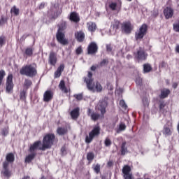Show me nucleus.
Listing matches in <instances>:
<instances>
[{
    "label": "nucleus",
    "instance_id": "nucleus-1",
    "mask_svg": "<svg viewBox=\"0 0 179 179\" xmlns=\"http://www.w3.org/2000/svg\"><path fill=\"white\" fill-rule=\"evenodd\" d=\"M54 139H55V136L52 134H46L43 140L42 146L41 141H36L32 145L30 146L29 152H34L36 149L39 150H45V149H50L54 143Z\"/></svg>",
    "mask_w": 179,
    "mask_h": 179
},
{
    "label": "nucleus",
    "instance_id": "nucleus-2",
    "mask_svg": "<svg viewBox=\"0 0 179 179\" xmlns=\"http://www.w3.org/2000/svg\"><path fill=\"white\" fill-rule=\"evenodd\" d=\"M20 73L21 75H25L26 76H29L33 78L37 75V66L36 64H28L22 67L20 70Z\"/></svg>",
    "mask_w": 179,
    "mask_h": 179
},
{
    "label": "nucleus",
    "instance_id": "nucleus-3",
    "mask_svg": "<svg viewBox=\"0 0 179 179\" xmlns=\"http://www.w3.org/2000/svg\"><path fill=\"white\" fill-rule=\"evenodd\" d=\"M92 76H93V74H92V72L89 71L88 78L85 79L87 89L91 90V92H101L103 90V87H101V85L99 83H96L95 85L93 84Z\"/></svg>",
    "mask_w": 179,
    "mask_h": 179
},
{
    "label": "nucleus",
    "instance_id": "nucleus-4",
    "mask_svg": "<svg viewBox=\"0 0 179 179\" xmlns=\"http://www.w3.org/2000/svg\"><path fill=\"white\" fill-rule=\"evenodd\" d=\"M98 135H100V127L96 126L94 127L92 131L90 132L89 136H86L85 142L87 143H90V142L93 141V138H94V136H97Z\"/></svg>",
    "mask_w": 179,
    "mask_h": 179
},
{
    "label": "nucleus",
    "instance_id": "nucleus-5",
    "mask_svg": "<svg viewBox=\"0 0 179 179\" xmlns=\"http://www.w3.org/2000/svg\"><path fill=\"white\" fill-rule=\"evenodd\" d=\"M147 31L148 25H146V24H143L140 27L138 31L136 33V40H142V38H143V37L146 35Z\"/></svg>",
    "mask_w": 179,
    "mask_h": 179
},
{
    "label": "nucleus",
    "instance_id": "nucleus-6",
    "mask_svg": "<svg viewBox=\"0 0 179 179\" xmlns=\"http://www.w3.org/2000/svg\"><path fill=\"white\" fill-rule=\"evenodd\" d=\"M6 86L7 93H12L13 92V76L12 74H8L6 79Z\"/></svg>",
    "mask_w": 179,
    "mask_h": 179
},
{
    "label": "nucleus",
    "instance_id": "nucleus-7",
    "mask_svg": "<svg viewBox=\"0 0 179 179\" xmlns=\"http://www.w3.org/2000/svg\"><path fill=\"white\" fill-rule=\"evenodd\" d=\"M121 0H108V5L112 10H117L121 8Z\"/></svg>",
    "mask_w": 179,
    "mask_h": 179
},
{
    "label": "nucleus",
    "instance_id": "nucleus-8",
    "mask_svg": "<svg viewBox=\"0 0 179 179\" xmlns=\"http://www.w3.org/2000/svg\"><path fill=\"white\" fill-rule=\"evenodd\" d=\"M134 29V25L131 24V22L127 21L122 24V31L126 34H131V31Z\"/></svg>",
    "mask_w": 179,
    "mask_h": 179
},
{
    "label": "nucleus",
    "instance_id": "nucleus-9",
    "mask_svg": "<svg viewBox=\"0 0 179 179\" xmlns=\"http://www.w3.org/2000/svg\"><path fill=\"white\" fill-rule=\"evenodd\" d=\"M56 38L57 41L60 44H62V45H66V44H68V39L65 38V34L61 32V28L59 29Z\"/></svg>",
    "mask_w": 179,
    "mask_h": 179
},
{
    "label": "nucleus",
    "instance_id": "nucleus-10",
    "mask_svg": "<svg viewBox=\"0 0 179 179\" xmlns=\"http://www.w3.org/2000/svg\"><path fill=\"white\" fill-rule=\"evenodd\" d=\"M106 107H107V102L106 101H99L96 107V109L99 110L102 115H104V114H106Z\"/></svg>",
    "mask_w": 179,
    "mask_h": 179
},
{
    "label": "nucleus",
    "instance_id": "nucleus-11",
    "mask_svg": "<svg viewBox=\"0 0 179 179\" xmlns=\"http://www.w3.org/2000/svg\"><path fill=\"white\" fill-rule=\"evenodd\" d=\"M164 15L166 19H171V17H173V15H174V10H173V8H171V7H166L164 10Z\"/></svg>",
    "mask_w": 179,
    "mask_h": 179
},
{
    "label": "nucleus",
    "instance_id": "nucleus-12",
    "mask_svg": "<svg viewBox=\"0 0 179 179\" xmlns=\"http://www.w3.org/2000/svg\"><path fill=\"white\" fill-rule=\"evenodd\" d=\"M136 58L138 62L145 61V59L148 58V54H146L143 50L139 49V50L137 51Z\"/></svg>",
    "mask_w": 179,
    "mask_h": 179
},
{
    "label": "nucleus",
    "instance_id": "nucleus-13",
    "mask_svg": "<svg viewBox=\"0 0 179 179\" xmlns=\"http://www.w3.org/2000/svg\"><path fill=\"white\" fill-rule=\"evenodd\" d=\"M97 44L96 43L92 42L88 46V54H96L97 52Z\"/></svg>",
    "mask_w": 179,
    "mask_h": 179
},
{
    "label": "nucleus",
    "instance_id": "nucleus-14",
    "mask_svg": "<svg viewBox=\"0 0 179 179\" xmlns=\"http://www.w3.org/2000/svg\"><path fill=\"white\" fill-rule=\"evenodd\" d=\"M59 88L63 93H69L71 92V88L66 87L65 85V81L64 80H62L59 84Z\"/></svg>",
    "mask_w": 179,
    "mask_h": 179
},
{
    "label": "nucleus",
    "instance_id": "nucleus-15",
    "mask_svg": "<svg viewBox=\"0 0 179 179\" xmlns=\"http://www.w3.org/2000/svg\"><path fill=\"white\" fill-rule=\"evenodd\" d=\"M52 97H54V94L51 91L48 90L43 94V101L48 102L52 100Z\"/></svg>",
    "mask_w": 179,
    "mask_h": 179
},
{
    "label": "nucleus",
    "instance_id": "nucleus-16",
    "mask_svg": "<svg viewBox=\"0 0 179 179\" xmlns=\"http://www.w3.org/2000/svg\"><path fill=\"white\" fill-rule=\"evenodd\" d=\"M49 64L53 66H55V64H57V55L54 52H50L49 55Z\"/></svg>",
    "mask_w": 179,
    "mask_h": 179
},
{
    "label": "nucleus",
    "instance_id": "nucleus-17",
    "mask_svg": "<svg viewBox=\"0 0 179 179\" xmlns=\"http://www.w3.org/2000/svg\"><path fill=\"white\" fill-rule=\"evenodd\" d=\"M8 166H9V163L3 162V167L4 171L3 172V176H5V177H10V176H12V173L8 169Z\"/></svg>",
    "mask_w": 179,
    "mask_h": 179
},
{
    "label": "nucleus",
    "instance_id": "nucleus-18",
    "mask_svg": "<svg viewBox=\"0 0 179 179\" xmlns=\"http://www.w3.org/2000/svg\"><path fill=\"white\" fill-rule=\"evenodd\" d=\"M87 27L89 31H91V33H94V31H96V29H97V26L96 25V23L93 22H87Z\"/></svg>",
    "mask_w": 179,
    "mask_h": 179
},
{
    "label": "nucleus",
    "instance_id": "nucleus-19",
    "mask_svg": "<svg viewBox=\"0 0 179 179\" xmlns=\"http://www.w3.org/2000/svg\"><path fill=\"white\" fill-rule=\"evenodd\" d=\"M87 114L90 117H91V119L92 120V121H97V120L100 118V115L96 113H92V110L90 109H88Z\"/></svg>",
    "mask_w": 179,
    "mask_h": 179
},
{
    "label": "nucleus",
    "instance_id": "nucleus-20",
    "mask_svg": "<svg viewBox=\"0 0 179 179\" xmlns=\"http://www.w3.org/2000/svg\"><path fill=\"white\" fill-rule=\"evenodd\" d=\"M64 69H65V66L64 64H61L58 68L57 70L55 72V78H59L61 76V73H62Z\"/></svg>",
    "mask_w": 179,
    "mask_h": 179
},
{
    "label": "nucleus",
    "instance_id": "nucleus-21",
    "mask_svg": "<svg viewBox=\"0 0 179 179\" xmlns=\"http://www.w3.org/2000/svg\"><path fill=\"white\" fill-rule=\"evenodd\" d=\"M70 20H71V22H74L75 23H78V22L80 20V18H79L78 13L73 12L70 15Z\"/></svg>",
    "mask_w": 179,
    "mask_h": 179
},
{
    "label": "nucleus",
    "instance_id": "nucleus-22",
    "mask_svg": "<svg viewBox=\"0 0 179 179\" xmlns=\"http://www.w3.org/2000/svg\"><path fill=\"white\" fill-rule=\"evenodd\" d=\"M76 38H77L78 41L82 42L85 40V33L83 31H78L75 34Z\"/></svg>",
    "mask_w": 179,
    "mask_h": 179
},
{
    "label": "nucleus",
    "instance_id": "nucleus-23",
    "mask_svg": "<svg viewBox=\"0 0 179 179\" xmlns=\"http://www.w3.org/2000/svg\"><path fill=\"white\" fill-rule=\"evenodd\" d=\"M71 118H73V120H76L78 117H79V108H76L73 109L71 112Z\"/></svg>",
    "mask_w": 179,
    "mask_h": 179
},
{
    "label": "nucleus",
    "instance_id": "nucleus-24",
    "mask_svg": "<svg viewBox=\"0 0 179 179\" xmlns=\"http://www.w3.org/2000/svg\"><path fill=\"white\" fill-rule=\"evenodd\" d=\"M6 163H13L15 162V156L12 153H9L6 157Z\"/></svg>",
    "mask_w": 179,
    "mask_h": 179
},
{
    "label": "nucleus",
    "instance_id": "nucleus-25",
    "mask_svg": "<svg viewBox=\"0 0 179 179\" xmlns=\"http://www.w3.org/2000/svg\"><path fill=\"white\" fill-rule=\"evenodd\" d=\"M120 21L115 20V21L112 22L111 27L113 29V30H115V31H117V30L120 29Z\"/></svg>",
    "mask_w": 179,
    "mask_h": 179
},
{
    "label": "nucleus",
    "instance_id": "nucleus-26",
    "mask_svg": "<svg viewBox=\"0 0 179 179\" xmlns=\"http://www.w3.org/2000/svg\"><path fill=\"white\" fill-rule=\"evenodd\" d=\"M123 176L131 174V166L125 165L122 169Z\"/></svg>",
    "mask_w": 179,
    "mask_h": 179
},
{
    "label": "nucleus",
    "instance_id": "nucleus-27",
    "mask_svg": "<svg viewBox=\"0 0 179 179\" xmlns=\"http://www.w3.org/2000/svg\"><path fill=\"white\" fill-rule=\"evenodd\" d=\"M57 132L58 134V135H65V134H66V132H68V129L64 127H58Z\"/></svg>",
    "mask_w": 179,
    "mask_h": 179
},
{
    "label": "nucleus",
    "instance_id": "nucleus-28",
    "mask_svg": "<svg viewBox=\"0 0 179 179\" xmlns=\"http://www.w3.org/2000/svg\"><path fill=\"white\" fill-rule=\"evenodd\" d=\"M169 94H170V90H163L162 91H161V98L162 99H166V97H167V96H169Z\"/></svg>",
    "mask_w": 179,
    "mask_h": 179
},
{
    "label": "nucleus",
    "instance_id": "nucleus-29",
    "mask_svg": "<svg viewBox=\"0 0 179 179\" xmlns=\"http://www.w3.org/2000/svg\"><path fill=\"white\" fill-rule=\"evenodd\" d=\"M36 156V154H30L25 158V163H30L33 159H34V157Z\"/></svg>",
    "mask_w": 179,
    "mask_h": 179
},
{
    "label": "nucleus",
    "instance_id": "nucleus-30",
    "mask_svg": "<svg viewBox=\"0 0 179 179\" xmlns=\"http://www.w3.org/2000/svg\"><path fill=\"white\" fill-rule=\"evenodd\" d=\"M25 54L26 55H27L28 57H31V55H33V48H27L25 50Z\"/></svg>",
    "mask_w": 179,
    "mask_h": 179
},
{
    "label": "nucleus",
    "instance_id": "nucleus-31",
    "mask_svg": "<svg viewBox=\"0 0 179 179\" xmlns=\"http://www.w3.org/2000/svg\"><path fill=\"white\" fill-rule=\"evenodd\" d=\"M126 145H127V143H122V150H121L122 155H125L128 152V150H127V148L125 147Z\"/></svg>",
    "mask_w": 179,
    "mask_h": 179
},
{
    "label": "nucleus",
    "instance_id": "nucleus-32",
    "mask_svg": "<svg viewBox=\"0 0 179 179\" xmlns=\"http://www.w3.org/2000/svg\"><path fill=\"white\" fill-rule=\"evenodd\" d=\"M6 73H5V71L1 70L0 71V86L2 85V80H3V78H5V76Z\"/></svg>",
    "mask_w": 179,
    "mask_h": 179
},
{
    "label": "nucleus",
    "instance_id": "nucleus-33",
    "mask_svg": "<svg viewBox=\"0 0 179 179\" xmlns=\"http://www.w3.org/2000/svg\"><path fill=\"white\" fill-rule=\"evenodd\" d=\"M11 13H14V15H19V8H16V6H14L11 10H10Z\"/></svg>",
    "mask_w": 179,
    "mask_h": 179
},
{
    "label": "nucleus",
    "instance_id": "nucleus-34",
    "mask_svg": "<svg viewBox=\"0 0 179 179\" xmlns=\"http://www.w3.org/2000/svg\"><path fill=\"white\" fill-rule=\"evenodd\" d=\"M31 86V81L29 80H25L24 83V87H26V89H29Z\"/></svg>",
    "mask_w": 179,
    "mask_h": 179
},
{
    "label": "nucleus",
    "instance_id": "nucleus-35",
    "mask_svg": "<svg viewBox=\"0 0 179 179\" xmlns=\"http://www.w3.org/2000/svg\"><path fill=\"white\" fill-rule=\"evenodd\" d=\"M87 159L89 162H92L94 159V154L93 152H89L87 155Z\"/></svg>",
    "mask_w": 179,
    "mask_h": 179
},
{
    "label": "nucleus",
    "instance_id": "nucleus-36",
    "mask_svg": "<svg viewBox=\"0 0 179 179\" xmlns=\"http://www.w3.org/2000/svg\"><path fill=\"white\" fill-rule=\"evenodd\" d=\"M144 72H150L152 71V66H150L149 64H144Z\"/></svg>",
    "mask_w": 179,
    "mask_h": 179
},
{
    "label": "nucleus",
    "instance_id": "nucleus-37",
    "mask_svg": "<svg viewBox=\"0 0 179 179\" xmlns=\"http://www.w3.org/2000/svg\"><path fill=\"white\" fill-rule=\"evenodd\" d=\"M9 132V129L8 128H4L1 130V135L3 136H6Z\"/></svg>",
    "mask_w": 179,
    "mask_h": 179
},
{
    "label": "nucleus",
    "instance_id": "nucleus-38",
    "mask_svg": "<svg viewBox=\"0 0 179 179\" xmlns=\"http://www.w3.org/2000/svg\"><path fill=\"white\" fill-rule=\"evenodd\" d=\"M164 134L165 135H171V130L168 127H165L164 129Z\"/></svg>",
    "mask_w": 179,
    "mask_h": 179
},
{
    "label": "nucleus",
    "instance_id": "nucleus-39",
    "mask_svg": "<svg viewBox=\"0 0 179 179\" xmlns=\"http://www.w3.org/2000/svg\"><path fill=\"white\" fill-rule=\"evenodd\" d=\"M94 170L96 174H99L100 173V164H97L94 167Z\"/></svg>",
    "mask_w": 179,
    "mask_h": 179
},
{
    "label": "nucleus",
    "instance_id": "nucleus-40",
    "mask_svg": "<svg viewBox=\"0 0 179 179\" xmlns=\"http://www.w3.org/2000/svg\"><path fill=\"white\" fill-rule=\"evenodd\" d=\"M120 106H122V108L127 109V103H125L124 100H120Z\"/></svg>",
    "mask_w": 179,
    "mask_h": 179
},
{
    "label": "nucleus",
    "instance_id": "nucleus-41",
    "mask_svg": "<svg viewBox=\"0 0 179 179\" xmlns=\"http://www.w3.org/2000/svg\"><path fill=\"white\" fill-rule=\"evenodd\" d=\"M126 128H127V126L124 123H121L119 126V130L120 131H125Z\"/></svg>",
    "mask_w": 179,
    "mask_h": 179
},
{
    "label": "nucleus",
    "instance_id": "nucleus-42",
    "mask_svg": "<svg viewBox=\"0 0 179 179\" xmlns=\"http://www.w3.org/2000/svg\"><path fill=\"white\" fill-rule=\"evenodd\" d=\"M74 97L77 99V100H82L83 99V95H82L81 94H75Z\"/></svg>",
    "mask_w": 179,
    "mask_h": 179
},
{
    "label": "nucleus",
    "instance_id": "nucleus-43",
    "mask_svg": "<svg viewBox=\"0 0 179 179\" xmlns=\"http://www.w3.org/2000/svg\"><path fill=\"white\" fill-rule=\"evenodd\" d=\"M83 51V50H82V46H80V47H78V48L76 49V54H77L78 55H79L82 54Z\"/></svg>",
    "mask_w": 179,
    "mask_h": 179
},
{
    "label": "nucleus",
    "instance_id": "nucleus-44",
    "mask_svg": "<svg viewBox=\"0 0 179 179\" xmlns=\"http://www.w3.org/2000/svg\"><path fill=\"white\" fill-rule=\"evenodd\" d=\"M5 41H6L5 37L4 36H1L0 37V45L1 47H2L3 45L5 44Z\"/></svg>",
    "mask_w": 179,
    "mask_h": 179
},
{
    "label": "nucleus",
    "instance_id": "nucleus-45",
    "mask_svg": "<svg viewBox=\"0 0 179 179\" xmlns=\"http://www.w3.org/2000/svg\"><path fill=\"white\" fill-rule=\"evenodd\" d=\"M111 145V140H110V138H107L105 140V145L106 146H110Z\"/></svg>",
    "mask_w": 179,
    "mask_h": 179
},
{
    "label": "nucleus",
    "instance_id": "nucleus-46",
    "mask_svg": "<svg viewBox=\"0 0 179 179\" xmlns=\"http://www.w3.org/2000/svg\"><path fill=\"white\" fill-rule=\"evenodd\" d=\"M173 30L179 33V24H173Z\"/></svg>",
    "mask_w": 179,
    "mask_h": 179
},
{
    "label": "nucleus",
    "instance_id": "nucleus-47",
    "mask_svg": "<svg viewBox=\"0 0 179 179\" xmlns=\"http://www.w3.org/2000/svg\"><path fill=\"white\" fill-rule=\"evenodd\" d=\"M124 179H132V173H129L127 175H123Z\"/></svg>",
    "mask_w": 179,
    "mask_h": 179
},
{
    "label": "nucleus",
    "instance_id": "nucleus-48",
    "mask_svg": "<svg viewBox=\"0 0 179 179\" xmlns=\"http://www.w3.org/2000/svg\"><path fill=\"white\" fill-rule=\"evenodd\" d=\"M20 99H22V100H24L26 99V92H20Z\"/></svg>",
    "mask_w": 179,
    "mask_h": 179
},
{
    "label": "nucleus",
    "instance_id": "nucleus-49",
    "mask_svg": "<svg viewBox=\"0 0 179 179\" xmlns=\"http://www.w3.org/2000/svg\"><path fill=\"white\" fill-rule=\"evenodd\" d=\"M136 83L137 85H141V84H142V79H141V78H137V79L136 80Z\"/></svg>",
    "mask_w": 179,
    "mask_h": 179
},
{
    "label": "nucleus",
    "instance_id": "nucleus-50",
    "mask_svg": "<svg viewBox=\"0 0 179 179\" xmlns=\"http://www.w3.org/2000/svg\"><path fill=\"white\" fill-rule=\"evenodd\" d=\"M107 62H108V61H107V59H103V60L101 62V64H100L101 66H103V65H106V64H107Z\"/></svg>",
    "mask_w": 179,
    "mask_h": 179
},
{
    "label": "nucleus",
    "instance_id": "nucleus-51",
    "mask_svg": "<svg viewBox=\"0 0 179 179\" xmlns=\"http://www.w3.org/2000/svg\"><path fill=\"white\" fill-rule=\"evenodd\" d=\"M106 50L107 51H111V45H106Z\"/></svg>",
    "mask_w": 179,
    "mask_h": 179
},
{
    "label": "nucleus",
    "instance_id": "nucleus-52",
    "mask_svg": "<svg viewBox=\"0 0 179 179\" xmlns=\"http://www.w3.org/2000/svg\"><path fill=\"white\" fill-rule=\"evenodd\" d=\"M108 167H111L113 166V161H109L108 162Z\"/></svg>",
    "mask_w": 179,
    "mask_h": 179
},
{
    "label": "nucleus",
    "instance_id": "nucleus-53",
    "mask_svg": "<svg viewBox=\"0 0 179 179\" xmlns=\"http://www.w3.org/2000/svg\"><path fill=\"white\" fill-rule=\"evenodd\" d=\"M176 52H178L179 54V45H177L176 47Z\"/></svg>",
    "mask_w": 179,
    "mask_h": 179
},
{
    "label": "nucleus",
    "instance_id": "nucleus-54",
    "mask_svg": "<svg viewBox=\"0 0 179 179\" xmlns=\"http://www.w3.org/2000/svg\"><path fill=\"white\" fill-rule=\"evenodd\" d=\"M107 86H108V89H109V90H113V86H110V83H108V85H107ZM110 86V87H108Z\"/></svg>",
    "mask_w": 179,
    "mask_h": 179
},
{
    "label": "nucleus",
    "instance_id": "nucleus-55",
    "mask_svg": "<svg viewBox=\"0 0 179 179\" xmlns=\"http://www.w3.org/2000/svg\"><path fill=\"white\" fill-rule=\"evenodd\" d=\"M91 71H96V66H92L91 67Z\"/></svg>",
    "mask_w": 179,
    "mask_h": 179
},
{
    "label": "nucleus",
    "instance_id": "nucleus-56",
    "mask_svg": "<svg viewBox=\"0 0 179 179\" xmlns=\"http://www.w3.org/2000/svg\"><path fill=\"white\" fill-rule=\"evenodd\" d=\"M173 87L174 89H176V87H177V83H173Z\"/></svg>",
    "mask_w": 179,
    "mask_h": 179
},
{
    "label": "nucleus",
    "instance_id": "nucleus-57",
    "mask_svg": "<svg viewBox=\"0 0 179 179\" xmlns=\"http://www.w3.org/2000/svg\"><path fill=\"white\" fill-rule=\"evenodd\" d=\"M65 150V148H62V152L64 153V151Z\"/></svg>",
    "mask_w": 179,
    "mask_h": 179
},
{
    "label": "nucleus",
    "instance_id": "nucleus-58",
    "mask_svg": "<svg viewBox=\"0 0 179 179\" xmlns=\"http://www.w3.org/2000/svg\"><path fill=\"white\" fill-rule=\"evenodd\" d=\"M22 179H27V177H24V178H22Z\"/></svg>",
    "mask_w": 179,
    "mask_h": 179
},
{
    "label": "nucleus",
    "instance_id": "nucleus-59",
    "mask_svg": "<svg viewBox=\"0 0 179 179\" xmlns=\"http://www.w3.org/2000/svg\"><path fill=\"white\" fill-rule=\"evenodd\" d=\"M127 1H132V0H127Z\"/></svg>",
    "mask_w": 179,
    "mask_h": 179
}]
</instances>
